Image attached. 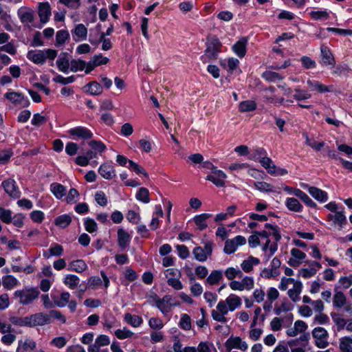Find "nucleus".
Segmentation results:
<instances>
[{
  "label": "nucleus",
  "instance_id": "f257e3e1",
  "mask_svg": "<svg viewBox=\"0 0 352 352\" xmlns=\"http://www.w3.org/2000/svg\"><path fill=\"white\" fill-rule=\"evenodd\" d=\"M265 230L261 231L258 234L261 236L263 242L261 250L264 252L266 261L275 254L278 250V243L281 239L279 228L275 224L265 223Z\"/></svg>",
  "mask_w": 352,
  "mask_h": 352
},
{
  "label": "nucleus",
  "instance_id": "f03ea898",
  "mask_svg": "<svg viewBox=\"0 0 352 352\" xmlns=\"http://www.w3.org/2000/svg\"><path fill=\"white\" fill-rule=\"evenodd\" d=\"M265 230L261 231L258 234L261 236L263 242L261 250L264 252L266 261L275 254L278 250V243L281 239L279 228L275 224L265 223Z\"/></svg>",
  "mask_w": 352,
  "mask_h": 352
},
{
  "label": "nucleus",
  "instance_id": "7ed1b4c3",
  "mask_svg": "<svg viewBox=\"0 0 352 352\" xmlns=\"http://www.w3.org/2000/svg\"><path fill=\"white\" fill-rule=\"evenodd\" d=\"M241 305V298L234 294H230L226 300H221L218 302L216 309L211 311V316L214 321L226 323L228 322L226 316L228 312L240 308Z\"/></svg>",
  "mask_w": 352,
  "mask_h": 352
},
{
  "label": "nucleus",
  "instance_id": "20e7f679",
  "mask_svg": "<svg viewBox=\"0 0 352 352\" xmlns=\"http://www.w3.org/2000/svg\"><path fill=\"white\" fill-rule=\"evenodd\" d=\"M206 46L204 54L200 57L204 63L217 58L219 54L221 52L222 43L217 36L210 35L206 38Z\"/></svg>",
  "mask_w": 352,
  "mask_h": 352
},
{
  "label": "nucleus",
  "instance_id": "39448f33",
  "mask_svg": "<svg viewBox=\"0 0 352 352\" xmlns=\"http://www.w3.org/2000/svg\"><path fill=\"white\" fill-rule=\"evenodd\" d=\"M39 294L40 292L37 287L27 286L21 289L16 290L13 296L19 305L26 306L32 304L37 300Z\"/></svg>",
  "mask_w": 352,
  "mask_h": 352
},
{
  "label": "nucleus",
  "instance_id": "423d86ee",
  "mask_svg": "<svg viewBox=\"0 0 352 352\" xmlns=\"http://www.w3.org/2000/svg\"><path fill=\"white\" fill-rule=\"evenodd\" d=\"M57 56V51L52 49L43 50H31L28 52L27 57L35 64L43 65L47 59L53 60Z\"/></svg>",
  "mask_w": 352,
  "mask_h": 352
},
{
  "label": "nucleus",
  "instance_id": "0eeeda50",
  "mask_svg": "<svg viewBox=\"0 0 352 352\" xmlns=\"http://www.w3.org/2000/svg\"><path fill=\"white\" fill-rule=\"evenodd\" d=\"M204 248L201 246L195 247L192 250V254L195 260L199 262H205L210 257L213 251L214 243L211 241H207L203 243Z\"/></svg>",
  "mask_w": 352,
  "mask_h": 352
},
{
  "label": "nucleus",
  "instance_id": "6e6552de",
  "mask_svg": "<svg viewBox=\"0 0 352 352\" xmlns=\"http://www.w3.org/2000/svg\"><path fill=\"white\" fill-rule=\"evenodd\" d=\"M154 305L164 314L166 315L171 311L173 307L179 305V303H173V298L169 295L164 296L162 298L155 296L153 298Z\"/></svg>",
  "mask_w": 352,
  "mask_h": 352
},
{
  "label": "nucleus",
  "instance_id": "1a4fd4ad",
  "mask_svg": "<svg viewBox=\"0 0 352 352\" xmlns=\"http://www.w3.org/2000/svg\"><path fill=\"white\" fill-rule=\"evenodd\" d=\"M67 133L72 137L74 140H89L94 137L93 132L87 127L78 126L71 128Z\"/></svg>",
  "mask_w": 352,
  "mask_h": 352
},
{
  "label": "nucleus",
  "instance_id": "9d476101",
  "mask_svg": "<svg viewBox=\"0 0 352 352\" xmlns=\"http://www.w3.org/2000/svg\"><path fill=\"white\" fill-rule=\"evenodd\" d=\"M313 338L315 339V344L320 349H324L329 345L327 331L321 327H316L312 331Z\"/></svg>",
  "mask_w": 352,
  "mask_h": 352
},
{
  "label": "nucleus",
  "instance_id": "9b49d317",
  "mask_svg": "<svg viewBox=\"0 0 352 352\" xmlns=\"http://www.w3.org/2000/svg\"><path fill=\"white\" fill-rule=\"evenodd\" d=\"M246 243V239L241 235H237L233 239H228L225 242L223 251L227 254L234 253L239 246Z\"/></svg>",
  "mask_w": 352,
  "mask_h": 352
},
{
  "label": "nucleus",
  "instance_id": "f8f14e48",
  "mask_svg": "<svg viewBox=\"0 0 352 352\" xmlns=\"http://www.w3.org/2000/svg\"><path fill=\"white\" fill-rule=\"evenodd\" d=\"M16 352H45V351L42 349H37L36 342L30 338H26L19 340Z\"/></svg>",
  "mask_w": 352,
  "mask_h": 352
},
{
  "label": "nucleus",
  "instance_id": "ddd939ff",
  "mask_svg": "<svg viewBox=\"0 0 352 352\" xmlns=\"http://www.w3.org/2000/svg\"><path fill=\"white\" fill-rule=\"evenodd\" d=\"M225 347L228 352L231 351L233 349L245 351L248 349V345L240 337L232 336L226 341Z\"/></svg>",
  "mask_w": 352,
  "mask_h": 352
},
{
  "label": "nucleus",
  "instance_id": "4468645a",
  "mask_svg": "<svg viewBox=\"0 0 352 352\" xmlns=\"http://www.w3.org/2000/svg\"><path fill=\"white\" fill-rule=\"evenodd\" d=\"M333 306L336 309L344 308L347 312L351 310V307L348 305V300L345 294L342 291L336 289H334Z\"/></svg>",
  "mask_w": 352,
  "mask_h": 352
},
{
  "label": "nucleus",
  "instance_id": "2eb2a0df",
  "mask_svg": "<svg viewBox=\"0 0 352 352\" xmlns=\"http://www.w3.org/2000/svg\"><path fill=\"white\" fill-rule=\"evenodd\" d=\"M29 327L43 326L51 323L47 314L39 312L28 316Z\"/></svg>",
  "mask_w": 352,
  "mask_h": 352
},
{
  "label": "nucleus",
  "instance_id": "dca6fc26",
  "mask_svg": "<svg viewBox=\"0 0 352 352\" xmlns=\"http://www.w3.org/2000/svg\"><path fill=\"white\" fill-rule=\"evenodd\" d=\"M1 186L5 192L11 197L16 199L20 197L21 192L14 179H8L3 181L1 183Z\"/></svg>",
  "mask_w": 352,
  "mask_h": 352
},
{
  "label": "nucleus",
  "instance_id": "f3484780",
  "mask_svg": "<svg viewBox=\"0 0 352 352\" xmlns=\"http://www.w3.org/2000/svg\"><path fill=\"white\" fill-rule=\"evenodd\" d=\"M5 97L12 103L19 104L23 107H28L30 104L28 98L19 92H7L5 94Z\"/></svg>",
  "mask_w": 352,
  "mask_h": 352
},
{
  "label": "nucleus",
  "instance_id": "a211bd4d",
  "mask_svg": "<svg viewBox=\"0 0 352 352\" xmlns=\"http://www.w3.org/2000/svg\"><path fill=\"white\" fill-rule=\"evenodd\" d=\"M227 177L226 173L221 170L214 169L212 171V174L208 175L206 179L212 182L217 187H223L225 186V179Z\"/></svg>",
  "mask_w": 352,
  "mask_h": 352
},
{
  "label": "nucleus",
  "instance_id": "6ab92c4d",
  "mask_svg": "<svg viewBox=\"0 0 352 352\" xmlns=\"http://www.w3.org/2000/svg\"><path fill=\"white\" fill-rule=\"evenodd\" d=\"M292 257L288 261V264L293 267L300 266L306 258V254L297 248H292L290 251Z\"/></svg>",
  "mask_w": 352,
  "mask_h": 352
},
{
  "label": "nucleus",
  "instance_id": "aec40b11",
  "mask_svg": "<svg viewBox=\"0 0 352 352\" xmlns=\"http://www.w3.org/2000/svg\"><path fill=\"white\" fill-rule=\"evenodd\" d=\"M38 14L41 23L45 24L48 22L52 14L51 7L48 2H43L39 3Z\"/></svg>",
  "mask_w": 352,
  "mask_h": 352
},
{
  "label": "nucleus",
  "instance_id": "412c9836",
  "mask_svg": "<svg viewBox=\"0 0 352 352\" xmlns=\"http://www.w3.org/2000/svg\"><path fill=\"white\" fill-rule=\"evenodd\" d=\"M98 173L101 177L108 180L116 176V170L113 166L109 162L102 164L98 168Z\"/></svg>",
  "mask_w": 352,
  "mask_h": 352
},
{
  "label": "nucleus",
  "instance_id": "4be33fe9",
  "mask_svg": "<svg viewBox=\"0 0 352 352\" xmlns=\"http://www.w3.org/2000/svg\"><path fill=\"white\" fill-rule=\"evenodd\" d=\"M17 16L22 23H32L34 21V12L28 7H21L17 10Z\"/></svg>",
  "mask_w": 352,
  "mask_h": 352
},
{
  "label": "nucleus",
  "instance_id": "5701e85b",
  "mask_svg": "<svg viewBox=\"0 0 352 352\" xmlns=\"http://www.w3.org/2000/svg\"><path fill=\"white\" fill-rule=\"evenodd\" d=\"M307 84L309 89L312 91H317L320 94L331 92L333 89V86H327L319 81L308 79Z\"/></svg>",
  "mask_w": 352,
  "mask_h": 352
},
{
  "label": "nucleus",
  "instance_id": "b1692460",
  "mask_svg": "<svg viewBox=\"0 0 352 352\" xmlns=\"http://www.w3.org/2000/svg\"><path fill=\"white\" fill-rule=\"evenodd\" d=\"M247 44L248 38L246 37H241L233 45L232 49L236 56L239 58H243L246 54Z\"/></svg>",
  "mask_w": 352,
  "mask_h": 352
},
{
  "label": "nucleus",
  "instance_id": "393cba45",
  "mask_svg": "<svg viewBox=\"0 0 352 352\" xmlns=\"http://www.w3.org/2000/svg\"><path fill=\"white\" fill-rule=\"evenodd\" d=\"M70 61L67 53H61L56 60V65L58 70L64 74L69 72Z\"/></svg>",
  "mask_w": 352,
  "mask_h": 352
},
{
  "label": "nucleus",
  "instance_id": "a878e982",
  "mask_svg": "<svg viewBox=\"0 0 352 352\" xmlns=\"http://www.w3.org/2000/svg\"><path fill=\"white\" fill-rule=\"evenodd\" d=\"M64 250L61 245L58 243H52L48 250H44L43 256L48 259L52 256H60L63 254Z\"/></svg>",
  "mask_w": 352,
  "mask_h": 352
},
{
  "label": "nucleus",
  "instance_id": "bb28decb",
  "mask_svg": "<svg viewBox=\"0 0 352 352\" xmlns=\"http://www.w3.org/2000/svg\"><path fill=\"white\" fill-rule=\"evenodd\" d=\"M117 233L118 246L122 250L126 249L130 244L131 236L122 228H119Z\"/></svg>",
  "mask_w": 352,
  "mask_h": 352
},
{
  "label": "nucleus",
  "instance_id": "cd10ccee",
  "mask_svg": "<svg viewBox=\"0 0 352 352\" xmlns=\"http://www.w3.org/2000/svg\"><path fill=\"white\" fill-rule=\"evenodd\" d=\"M302 283L299 280H295L293 283V287L288 290L287 295L294 302H296L300 300V294L302 292Z\"/></svg>",
  "mask_w": 352,
  "mask_h": 352
},
{
  "label": "nucleus",
  "instance_id": "c85d7f7f",
  "mask_svg": "<svg viewBox=\"0 0 352 352\" xmlns=\"http://www.w3.org/2000/svg\"><path fill=\"white\" fill-rule=\"evenodd\" d=\"M285 206L288 210L293 212H302L303 210V206L294 197L286 198Z\"/></svg>",
  "mask_w": 352,
  "mask_h": 352
},
{
  "label": "nucleus",
  "instance_id": "c756f323",
  "mask_svg": "<svg viewBox=\"0 0 352 352\" xmlns=\"http://www.w3.org/2000/svg\"><path fill=\"white\" fill-rule=\"evenodd\" d=\"M308 192L310 195L314 197L318 201L321 203L326 202L328 200V194L327 192L316 188V187H309Z\"/></svg>",
  "mask_w": 352,
  "mask_h": 352
},
{
  "label": "nucleus",
  "instance_id": "7c9ffc66",
  "mask_svg": "<svg viewBox=\"0 0 352 352\" xmlns=\"http://www.w3.org/2000/svg\"><path fill=\"white\" fill-rule=\"evenodd\" d=\"M88 266L82 259H77L71 261L67 267V270L77 273H82L87 270Z\"/></svg>",
  "mask_w": 352,
  "mask_h": 352
},
{
  "label": "nucleus",
  "instance_id": "2f4dec72",
  "mask_svg": "<svg viewBox=\"0 0 352 352\" xmlns=\"http://www.w3.org/2000/svg\"><path fill=\"white\" fill-rule=\"evenodd\" d=\"M259 263L260 260L258 258L250 256L241 263V267L244 272L250 273L253 270L254 266L258 265Z\"/></svg>",
  "mask_w": 352,
  "mask_h": 352
},
{
  "label": "nucleus",
  "instance_id": "473e14b6",
  "mask_svg": "<svg viewBox=\"0 0 352 352\" xmlns=\"http://www.w3.org/2000/svg\"><path fill=\"white\" fill-rule=\"evenodd\" d=\"M321 57L322 63L326 65H334L335 60L333 54L327 46L322 45L320 47Z\"/></svg>",
  "mask_w": 352,
  "mask_h": 352
},
{
  "label": "nucleus",
  "instance_id": "72a5a7b5",
  "mask_svg": "<svg viewBox=\"0 0 352 352\" xmlns=\"http://www.w3.org/2000/svg\"><path fill=\"white\" fill-rule=\"evenodd\" d=\"M239 60L237 58L231 57L228 59H223L220 60V65L224 69L229 71L230 72H233L239 66Z\"/></svg>",
  "mask_w": 352,
  "mask_h": 352
},
{
  "label": "nucleus",
  "instance_id": "f704fd0d",
  "mask_svg": "<svg viewBox=\"0 0 352 352\" xmlns=\"http://www.w3.org/2000/svg\"><path fill=\"white\" fill-rule=\"evenodd\" d=\"M50 191L56 199H60L66 195V188L59 183H52L50 185Z\"/></svg>",
  "mask_w": 352,
  "mask_h": 352
},
{
  "label": "nucleus",
  "instance_id": "c9c22d12",
  "mask_svg": "<svg viewBox=\"0 0 352 352\" xmlns=\"http://www.w3.org/2000/svg\"><path fill=\"white\" fill-rule=\"evenodd\" d=\"M19 284V281L14 276L6 275L2 277L3 287L7 290H11Z\"/></svg>",
  "mask_w": 352,
  "mask_h": 352
},
{
  "label": "nucleus",
  "instance_id": "e433bc0d",
  "mask_svg": "<svg viewBox=\"0 0 352 352\" xmlns=\"http://www.w3.org/2000/svg\"><path fill=\"white\" fill-rule=\"evenodd\" d=\"M63 283L70 289H74L78 285L80 278L74 274H67L63 278Z\"/></svg>",
  "mask_w": 352,
  "mask_h": 352
},
{
  "label": "nucleus",
  "instance_id": "4c0bfd02",
  "mask_svg": "<svg viewBox=\"0 0 352 352\" xmlns=\"http://www.w3.org/2000/svg\"><path fill=\"white\" fill-rule=\"evenodd\" d=\"M212 217L211 214L202 213L199 215H196L194 217V221L197 225V228L200 230H203L208 227L206 220Z\"/></svg>",
  "mask_w": 352,
  "mask_h": 352
},
{
  "label": "nucleus",
  "instance_id": "58836bf2",
  "mask_svg": "<svg viewBox=\"0 0 352 352\" xmlns=\"http://www.w3.org/2000/svg\"><path fill=\"white\" fill-rule=\"evenodd\" d=\"M328 219L331 220L335 225H338L340 228L346 223V219L342 212H336L335 214H329Z\"/></svg>",
  "mask_w": 352,
  "mask_h": 352
},
{
  "label": "nucleus",
  "instance_id": "ea45409f",
  "mask_svg": "<svg viewBox=\"0 0 352 352\" xmlns=\"http://www.w3.org/2000/svg\"><path fill=\"white\" fill-rule=\"evenodd\" d=\"M85 89L87 93L93 96H98L102 93V87L96 81L89 82Z\"/></svg>",
  "mask_w": 352,
  "mask_h": 352
},
{
  "label": "nucleus",
  "instance_id": "a19ab883",
  "mask_svg": "<svg viewBox=\"0 0 352 352\" xmlns=\"http://www.w3.org/2000/svg\"><path fill=\"white\" fill-rule=\"evenodd\" d=\"M70 294L68 292H63L60 294V297L52 296L54 301L55 306L58 307H64L69 302L70 298Z\"/></svg>",
  "mask_w": 352,
  "mask_h": 352
},
{
  "label": "nucleus",
  "instance_id": "79ce46f5",
  "mask_svg": "<svg viewBox=\"0 0 352 352\" xmlns=\"http://www.w3.org/2000/svg\"><path fill=\"white\" fill-rule=\"evenodd\" d=\"M223 278L221 270H212L206 280V283L210 285H217Z\"/></svg>",
  "mask_w": 352,
  "mask_h": 352
},
{
  "label": "nucleus",
  "instance_id": "37998d69",
  "mask_svg": "<svg viewBox=\"0 0 352 352\" xmlns=\"http://www.w3.org/2000/svg\"><path fill=\"white\" fill-rule=\"evenodd\" d=\"M339 348L341 352H352V336H344L340 339Z\"/></svg>",
  "mask_w": 352,
  "mask_h": 352
},
{
  "label": "nucleus",
  "instance_id": "c03bdc74",
  "mask_svg": "<svg viewBox=\"0 0 352 352\" xmlns=\"http://www.w3.org/2000/svg\"><path fill=\"white\" fill-rule=\"evenodd\" d=\"M124 320L127 324L131 325L133 327H138L143 322V320L140 316L137 315H132L129 313H127L124 315Z\"/></svg>",
  "mask_w": 352,
  "mask_h": 352
},
{
  "label": "nucleus",
  "instance_id": "a18cd8bd",
  "mask_svg": "<svg viewBox=\"0 0 352 352\" xmlns=\"http://www.w3.org/2000/svg\"><path fill=\"white\" fill-rule=\"evenodd\" d=\"M262 77L265 80L272 82H276L284 78V77L280 74L272 71H265L263 73Z\"/></svg>",
  "mask_w": 352,
  "mask_h": 352
},
{
  "label": "nucleus",
  "instance_id": "49530a36",
  "mask_svg": "<svg viewBox=\"0 0 352 352\" xmlns=\"http://www.w3.org/2000/svg\"><path fill=\"white\" fill-rule=\"evenodd\" d=\"M71 222V217L66 214L57 217L54 220L55 225L61 228H65Z\"/></svg>",
  "mask_w": 352,
  "mask_h": 352
},
{
  "label": "nucleus",
  "instance_id": "de8ad7c7",
  "mask_svg": "<svg viewBox=\"0 0 352 352\" xmlns=\"http://www.w3.org/2000/svg\"><path fill=\"white\" fill-rule=\"evenodd\" d=\"M87 144L93 150L100 155L107 150L106 145L100 140H91Z\"/></svg>",
  "mask_w": 352,
  "mask_h": 352
},
{
  "label": "nucleus",
  "instance_id": "09e8293b",
  "mask_svg": "<svg viewBox=\"0 0 352 352\" xmlns=\"http://www.w3.org/2000/svg\"><path fill=\"white\" fill-rule=\"evenodd\" d=\"M86 62L81 59H72L70 61L69 72H77L83 71L85 68Z\"/></svg>",
  "mask_w": 352,
  "mask_h": 352
},
{
  "label": "nucleus",
  "instance_id": "8fccbe9b",
  "mask_svg": "<svg viewBox=\"0 0 352 352\" xmlns=\"http://www.w3.org/2000/svg\"><path fill=\"white\" fill-rule=\"evenodd\" d=\"M352 285V278L351 274L347 276H341L338 282V285L334 289H347Z\"/></svg>",
  "mask_w": 352,
  "mask_h": 352
},
{
  "label": "nucleus",
  "instance_id": "3c124183",
  "mask_svg": "<svg viewBox=\"0 0 352 352\" xmlns=\"http://www.w3.org/2000/svg\"><path fill=\"white\" fill-rule=\"evenodd\" d=\"M135 198L139 201H141L144 204H148L150 202V198H149V191L147 188L144 187H142L139 188L138 190Z\"/></svg>",
  "mask_w": 352,
  "mask_h": 352
},
{
  "label": "nucleus",
  "instance_id": "603ef678",
  "mask_svg": "<svg viewBox=\"0 0 352 352\" xmlns=\"http://www.w3.org/2000/svg\"><path fill=\"white\" fill-rule=\"evenodd\" d=\"M256 109V104L252 100H245L240 102L239 110L240 112L252 111Z\"/></svg>",
  "mask_w": 352,
  "mask_h": 352
},
{
  "label": "nucleus",
  "instance_id": "864d4df0",
  "mask_svg": "<svg viewBox=\"0 0 352 352\" xmlns=\"http://www.w3.org/2000/svg\"><path fill=\"white\" fill-rule=\"evenodd\" d=\"M73 34L80 40L84 41L87 38V29L83 24L80 23L75 27Z\"/></svg>",
  "mask_w": 352,
  "mask_h": 352
},
{
  "label": "nucleus",
  "instance_id": "5fc2aeb1",
  "mask_svg": "<svg viewBox=\"0 0 352 352\" xmlns=\"http://www.w3.org/2000/svg\"><path fill=\"white\" fill-rule=\"evenodd\" d=\"M292 309V305L287 299L282 301L280 305H276L274 309V314L277 316L280 315L283 312H287Z\"/></svg>",
  "mask_w": 352,
  "mask_h": 352
},
{
  "label": "nucleus",
  "instance_id": "6e6d98bb",
  "mask_svg": "<svg viewBox=\"0 0 352 352\" xmlns=\"http://www.w3.org/2000/svg\"><path fill=\"white\" fill-rule=\"evenodd\" d=\"M69 34L67 30H61L56 32V46L59 47L63 45L69 38Z\"/></svg>",
  "mask_w": 352,
  "mask_h": 352
},
{
  "label": "nucleus",
  "instance_id": "4d7b16f0",
  "mask_svg": "<svg viewBox=\"0 0 352 352\" xmlns=\"http://www.w3.org/2000/svg\"><path fill=\"white\" fill-rule=\"evenodd\" d=\"M309 15L313 20H327L329 18V12L326 10L311 11L309 12Z\"/></svg>",
  "mask_w": 352,
  "mask_h": 352
},
{
  "label": "nucleus",
  "instance_id": "13d9d810",
  "mask_svg": "<svg viewBox=\"0 0 352 352\" xmlns=\"http://www.w3.org/2000/svg\"><path fill=\"white\" fill-rule=\"evenodd\" d=\"M255 188L261 192H274V186L265 182H254Z\"/></svg>",
  "mask_w": 352,
  "mask_h": 352
},
{
  "label": "nucleus",
  "instance_id": "bf43d9fd",
  "mask_svg": "<svg viewBox=\"0 0 352 352\" xmlns=\"http://www.w3.org/2000/svg\"><path fill=\"white\" fill-rule=\"evenodd\" d=\"M102 284V278L98 276H91L88 278L87 288L95 290L98 289Z\"/></svg>",
  "mask_w": 352,
  "mask_h": 352
},
{
  "label": "nucleus",
  "instance_id": "052dcab7",
  "mask_svg": "<svg viewBox=\"0 0 352 352\" xmlns=\"http://www.w3.org/2000/svg\"><path fill=\"white\" fill-rule=\"evenodd\" d=\"M349 70L346 64H339L333 67L332 73L338 76H346L349 72Z\"/></svg>",
  "mask_w": 352,
  "mask_h": 352
},
{
  "label": "nucleus",
  "instance_id": "680f3d73",
  "mask_svg": "<svg viewBox=\"0 0 352 352\" xmlns=\"http://www.w3.org/2000/svg\"><path fill=\"white\" fill-rule=\"evenodd\" d=\"M179 327L185 331H188L191 329V319L190 317L184 314L181 316V318L179 323Z\"/></svg>",
  "mask_w": 352,
  "mask_h": 352
},
{
  "label": "nucleus",
  "instance_id": "e2e57ef3",
  "mask_svg": "<svg viewBox=\"0 0 352 352\" xmlns=\"http://www.w3.org/2000/svg\"><path fill=\"white\" fill-rule=\"evenodd\" d=\"M76 78L74 76H70L69 77H63L60 74H57L54 78L53 81L56 83H60L61 85H68L74 82L76 80Z\"/></svg>",
  "mask_w": 352,
  "mask_h": 352
},
{
  "label": "nucleus",
  "instance_id": "0e129e2a",
  "mask_svg": "<svg viewBox=\"0 0 352 352\" xmlns=\"http://www.w3.org/2000/svg\"><path fill=\"white\" fill-rule=\"evenodd\" d=\"M80 194L76 188H71L66 197V201L69 204H73L78 201Z\"/></svg>",
  "mask_w": 352,
  "mask_h": 352
},
{
  "label": "nucleus",
  "instance_id": "69168bd1",
  "mask_svg": "<svg viewBox=\"0 0 352 352\" xmlns=\"http://www.w3.org/2000/svg\"><path fill=\"white\" fill-rule=\"evenodd\" d=\"M115 336L120 340H124L132 337L133 333L126 327L118 329L115 331Z\"/></svg>",
  "mask_w": 352,
  "mask_h": 352
},
{
  "label": "nucleus",
  "instance_id": "338daca9",
  "mask_svg": "<svg viewBox=\"0 0 352 352\" xmlns=\"http://www.w3.org/2000/svg\"><path fill=\"white\" fill-rule=\"evenodd\" d=\"M85 229L89 233L96 232L98 230V225L96 222L91 218H86L84 221Z\"/></svg>",
  "mask_w": 352,
  "mask_h": 352
},
{
  "label": "nucleus",
  "instance_id": "774afa93",
  "mask_svg": "<svg viewBox=\"0 0 352 352\" xmlns=\"http://www.w3.org/2000/svg\"><path fill=\"white\" fill-rule=\"evenodd\" d=\"M288 345L291 348V352H305V344L298 346V340H292L288 342Z\"/></svg>",
  "mask_w": 352,
  "mask_h": 352
}]
</instances>
